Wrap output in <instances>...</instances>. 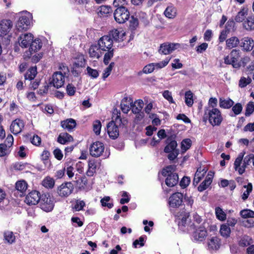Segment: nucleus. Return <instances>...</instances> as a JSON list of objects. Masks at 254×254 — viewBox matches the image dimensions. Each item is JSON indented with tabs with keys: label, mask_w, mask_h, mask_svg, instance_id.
Listing matches in <instances>:
<instances>
[{
	"label": "nucleus",
	"mask_w": 254,
	"mask_h": 254,
	"mask_svg": "<svg viewBox=\"0 0 254 254\" xmlns=\"http://www.w3.org/2000/svg\"><path fill=\"white\" fill-rule=\"evenodd\" d=\"M98 45L103 53L105 52L103 62L105 65H108L114 55L113 40L110 36L104 35L98 40Z\"/></svg>",
	"instance_id": "f257e3e1"
},
{
	"label": "nucleus",
	"mask_w": 254,
	"mask_h": 254,
	"mask_svg": "<svg viewBox=\"0 0 254 254\" xmlns=\"http://www.w3.org/2000/svg\"><path fill=\"white\" fill-rule=\"evenodd\" d=\"M175 167L169 165L163 169L162 175L167 177L165 180V184L169 187H173L176 185L179 181V177L177 173H174Z\"/></svg>",
	"instance_id": "f03ea898"
},
{
	"label": "nucleus",
	"mask_w": 254,
	"mask_h": 254,
	"mask_svg": "<svg viewBox=\"0 0 254 254\" xmlns=\"http://www.w3.org/2000/svg\"><path fill=\"white\" fill-rule=\"evenodd\" d=\"M245 153H240L234 162V169L238 171L240 175L243 174L246 170V168L252 160L251 154L246 156L243 159Z\"/></svg>",
	"instance_id": "7ed1b4c3"
},
{
	"label": "nucleus",
	"mask_w": 254,
	"mask_h": 254,
	"mask_svg": "<svg viewBox=\"0 0 254 254\" xmlns=\"http://www.w3.org/2000/svg\"><path fill=\"white\" fill-rule=\"evenodd\" d=\"M206 119L213 126H219L223 120V117L220 110L217 108L207 110L205 111Z\"/></svg>",
	"instance_id": "20e7f679"
},
{
	"label": "nucleus",
	"mask_w": 254,
	"mask_h": 254,
	"mask_svg": "<svg viewBox=\"0 0 254 254\" xmlns=\"http://www.w3.org/2000/svg\"><path fill=\"white\" fill-rule=\"evenodd\" d=\"M122 123V119L117 116L115 121H111L108 124L107 132L110 138L115 139L118 137L119 136L118 125L120 126Z\"/></svg>",
	"instance_id": "39448f33"
},
{
	"label": "nucleus",
	"mask_w": 254,
	"mask_h": 254,
	"mask_svg": "<svg viewBox=\"0 0 254 254\" xmlns=\"http://www.w3.org/2000/svg\"><path fill=\"white\" fill-rule=\"evenodd\" d=\"M129 12L125 6L117 7L114 13L116 21L119 23H124L129 17Z\"/></svg>",
	"instance_id": "423d86ee"
},
{
	"label": "nucleus",
	"mask_w": 254,
	"mask_h": 254,
	"mask_svg": "<svg viewBox=\"0 0 254 254\" xmlns=\"http://www.w3.org/2000/svg\"><path fill=\"white\" fill-rule=\"evenodd\" d=\"M41 208L46 212L51 211L54 208V202L49 195L43 194L39 201Z\"/></svg>",
	"instance_id": "0eeeda50"
},
{
	"label": "nucleus",
	"mask_w": 254,
	"mask_h": 254,
	"mask_svg": "<svg viewBox=\"0 0 254 254\" xmlns=\"http://www.w3.org/2000/svg\"><path fill=\"white\" fill-rule=\"evenodd\" d=\"M73 189V185L71 182H66L58 187L57 193L61 197H67L72 193Z\"/></svg>",
	"instance_id": "6e6552de"
},
{
	"label": "nucleus",
	"mask_w": 254,
	"mask_h": 254,
	"mask_svg": "<svg viewBox=\"0 0 254 254\" xmlns=\"http://www.w3.org/2000/svg\"><path fill=\"white\" fill-rule=\"evenodd\" d=\"M104 145L100 141L93 142L89 148L90 154L92 156L98 157L100 156L104 151Z\"/></svg>",
	"instance_id": "1a4fd4ad"
},
{
	"label": "nucleus",
	"mask_w": 254,
	"mask_h": 254,
	"mask_svg": "<svg viewBox=\"0 0 254 254\" xmlns=\"http://www.w3.org/2000/svg\"><path fill=\"white\" fill-rule=\"evenodd\" d=\"M183 198V193L179 192L174 193L169 198V206L173 208L179 207L182 204Z\"/></svg>",
	"instance_id": "9d476101"
},
{
	"label": "nucleus",
	"mask_w": 254,
	"mask_h": 254,
	"mask_svg": "<svg viewBox=\"0 0 254 254\" xmlns=\"http://www.w3.org/2000/svg\"><path fill=\"white\" fill-rule=\"evenodd\" d=\"M180 47L179 43H163L160 45L158 52L161 54L168 55Z\"/></svg>",
	"instance_id": "9b49d317"
},
{
	"label": "nucleus",
	"mask_w": 254,
	"mask_h": 254,
	"mask_svg": "<svg viewBox=\"0 0 254 254\" xmlns=\"http://www.w3.org/2000/svg\"><path fill=\"white\" fill-rule=\"evenodd\" d=\"M64 82V75L61 71L55 72L52 77V80L50 82V84L57 88L61 87Z\"/></svg>",
	"instance_id": "f8f14e48"
},
{
	"label": "nucleus",
	"mask_w": 254,
	"mask_h": 254,
	"mask_svg": "<svg viewBox=\"0 0 254 254\" xmlns=\"http://www.w3.org/2000/svg\"><path fill=\"white\" fill-rule=\"evenodd\" d=\"M41 195L39 191L33 190L26 196L25 202L28 205H36L40 200Z\"/></svg>",
	"instance_id": "ddd939ff"
},
{
	"label": "nucleus",
	"mask_w": 254,
	"mask_h": 254,
	"mask_svg": "<svg viewBox=\"0 0 254 254\" xmlns=\"http://www.w3.org/2000/svg\"><path fill=\"white\" fill-rule=\"evenodd\" d=\"M12 22L9 19H3L0 22V36L6 35L12 27Z\"/></svg>",
	"instance_id": "4468645a"
},
{
	"label": "nucleus",
	"mask_w": 254,
	"mask_h": 254,
	"mask_svg": "<svg viewBox=\"0 0 254 254\" xmlns=\"http://www.w3.org/2000/svg\"><path fill=\"white\" fill-rule=\"evenodd\" d=\"M30 24V19L29 17L26 15L20 16L16 24V28L19 31L27 30Z\"/></svg>",
	"instance_id": "2eb2a0df"
},
{
	"label": "nucleus",
	"mask_w": 254,
	"mask_h": 254,
	"mask_svg": "<svg viewBox=\"0 0 254 254\" xmlns=\"http://www.w3.org/2000/svg\"><path fill=\"white\" fill-rule=\"evenodd\" d=\"M24 127V124L22 120L17 119L12 121L10 127L11 132L14 134H17L21 132Z\"/></svg>",
	"instance_id": "dca6fc26"
},
{
	"label": "nucleus",
	"mask_w": 254,
	"mask_h": 254,
	"mask_svg": "<svg viewBox=\"0 0 254 254\" xmlns=\"http://www.w3.org/2000/svg\"><path fill=\"white\" fill-rule=\"evenodd\" d=\"M240 46L245 51H251L254 47V41L251 37H245L240 40Z\"/></svg>",
	"instance_id": "f3484780"
},
{
	"label": "nucleus",
	"mask_w": 254,
	"mask_h": 254,
	"mask_svg": "<svg viewBox=\"0 0 254 254\" xmlns=\"http://www.w3.org/2000/svg\"><path fill=\"white\" fill-rule=\"evenodd\" d=\"M126 33L123 30H119L118 29H114L110 31L109 34L107 36H110L113 41L120 42L124 40V37L125 36Z\"/></svg>",
	"instance_id": "a211bd4d"
},
{
	"label": "nucleus",
	"mask_w": 254,
	"mask_h": 254,
	"mask_svg": "<svg viewBox=\"0 0 254 254\" xmlns=\"http://www.w3.org/2000/svg\"><path fill=\"white\" fill-rule=\"evenodd\" d=\"M33 40V36L31 33L21 35L19 38V45L21 47L26 48Z\"/></svg>",
	"instance_id": "6ab92c4d"
},
{
	"label": "nucleus",
	"mask_w": 254,
	"mask_h": 254,
	"mask_svg": "<svg viewBox=\"0 0 254 254\" xmlns=\"http://www.w3.org/2000/svg\"><path fill=\"white\" fill-rule=\"evenodd\" d=\"M207 236V231L204 227H200L193 233L192 237L194 240L196 241H203Z\"/></svg>",
	"instance_id": "aec40b11"
},
{
	"label": "nucleus",
	"mask_w": 254,
	"mask_h": 254,
	"mask_svg": "<svg viewBox=\"0 0 254 254\" xmlns=\"http://www.w3.org/2000/svg\"><path fill=\"white\" fill-rule=\"evenodd\" d=\"M166 143L167 145L164 148V152L166 153H169L170 152L178 151L177 149V141L174 139V137L170 136L168 137L166 140Z\"/></svg>",
	"instance_id": "412c9836"
},
{
	"label": "nucleus",
	"mask_w": 254,
	"mask_h": 254,
	"mask_svg": "<svg viewBox=\"0 0 254 254\" xmlns=\"http://www.w3.org/2000/svg\"><path fill=\"white\" fill-rule=\"evenodd\" d=\"M88 53L90 58L99 59L103 52L99 48V46L97 45H92L88 51Z\"/></svg>",
	"instance_id": "4be33fe9"
},
{
	"label": "nucleus",
	"mask_w": 254,
	"mask_h": 254,
	"mask_svg": "<svg viewBox=\"0 0 254 254\" xmlns=\"http://www.w3.org/2000/svg\"><path fill=\"white\" fill-rule=\"evenodd\" d=\"M62 127L68 131H71L76 126V121L73 119H68L61 122Z\"/></svg>",
	"instance_id": "5701e85b"
},
{
	"label": "nucleus",
	"mask_w": 254,
	"mask_h": 254,
	"mask_svg": "<svg viewBox=\"0 0 254 254\" xmlns=\"http://www.w3.org/2000/svg\"><path fill=\"white\" fill-rule=\"evenodd\" d=\"M229 56L232 60V63L234 64H233V67L235 68H238L241 66V64L239 62V59L240 57V51L236 49H233L231 52Z\"/></svg>",
	"instance_id": "b1692460"
},
{
	"label": "nucleus",
	"mask_w": 254,
	"mask_h": 254,
	"mask_svg": "<svg viewBox=\"0 0 254 254\" xmlns=\"http://www.w3.org/2000/svg\"><path fill=\"white\" fill-rule=\"evenodd\" d=\"M132 100L130 98L127 97H124L121 103V108L122 111L124 113H127L131 109L130 105H132Z\"/></svg>",
	"instance_id": "393cba45"
},
{
	"label": "nucleus",
	"mask_w": 254,
	"mask_h": 254,
	"mask_svg": "<svg viewBox=\"0 0 254 254\" xmlns=\"http://www.w3.org/2000/svg\"><path fill=\"white\" fill-rule=\"evenodd\" d=\"M75 62L73 65L77 67H84L86 64V60L85 59L83 55L77 54L74 58Z\"/></svg>",
	"instance_id": "a878e982"
},
{
	"label": "nucleus",
	"mask_w": 254,
	"mask_h": 254,
	"mask_svg": "<svg viewBox=\"0 0 254 254\" xmlns=\"http://www.w3.org/2000/svg\"><path fill=\"white\" fill-rule=\"evenodd\" d=\"M244 28L248 31H251L254 30V16H248L246 19L244 21L243 23Z\"/></svg>",
	"instance_id": "bb28decb"
},
{
	"label": "nucleus",
	"mask_w": 254,
	"mask_h": 254,
	"mask_svg": "<svg viewBox=\"0 0 254 254\" xmlns=\"http://www.w3.org/2000/svg\"><path fill=\"white\" fill-rule=\"evenodd\" d=\"M29 45V51L31 54H32L33 52H36L42 48V43L40 39H36L34 40H33Z\"/></svg>",
	"instance_id": "cd10ccee"
},
{
	"label": "nucleus",
	"mask_w": 254,
	"mask_h": 254,
	"mask_svg": "<svg viewBox=\"0 0 254 254\" xmlns=\"http://www.w3.org/2000/svg\"><path fill=\"white\" fill-rule=\"evenodd\" d=\"M72 141H73V137L66 132L60 133L57 138V141L62 144H65Z\"/></svg>",
	"instance_id": "c85d7f7f"
},
{
	"label": "nucleus",
	"mask_w": 254,
	"mask_h": 254,
	"mask_svg": "<svg viewBox=\"0 0 254 254\" xmlns=\"http://www.w3.org/2000/svg\"><path fill=\"white\" fill-rule=\"evenodd\" d=\"M164 14L168 18H174L177 15V9L173 5H169L165 10Z\"/></svg>",
	"instance_id": "c756f323"
},
{
	"label": "nucleus",
	"mask_w": 254,
	"mask_h": 254,
	"mask_svg": "<svg viewBox=\"0 0 254 254\" xmlns=\"http://www.w3.org/2000/svg\"><path fill=\"white\" fill-rule=\"evenodd\" d=\"M143 106L144 103L142 100H137L133 104L132 102V105H130L132 112L134 114L139 113L141 111Z\"/></svg>",
	"instance_id": "7c9ffc66"
},
{
	"label": "nucleus",
	"mask_w": 254,
	"mask_h": 254,
	"mask_svg": "<svg viewBox=\"0 0 254 254\" xmlns=\"http://www.w3.org/2000/svg\"><path fill=\"white\" fill-rule=\"evenodd\" d=\"M226 43L227 48L231 49L240 44V41L237 37L233 36L226 40Z\"/></svg>",
	"instance_id": "2f4dec72"
},
{
	"label": "nucleus",
	"mask_w": 254,
	"mask_h": 254,
	"mask_svg": "<svg viewBox=\"0 0 254 254\" xmlns=\"http://www.w3.org/2000/svg\"><path fill=\"white\" fill-rule=\"evenodd\" d=\"M37 74V67H31L27 70V71L24 75L25 80H32L34 79Z\"/></svg>",
	"instance_id": "473e14b6"
},
{
	"label": "nucleus",
	"mask_w": 254,
	"mask_h": 254,
	"mask_svg": "<svg viewBox=\"0 0 254 254\" xmlns=\"http://www.w3.org/2000/svg\"><path fill=\"white\" fill-rule=\"evenodd\" d=\"M234 101L230 99H225L222 98L219 99V106L223 109H229L234 105Z\"/></svg>",
	"instance_id": "72a5a7b5"
},
{
	"label": "nucleus",
	"mask_w": 254,
	"mask_h": 254,
	"mask_svg": "<svg viewBox=\"0 0 254 254\" xmlns=\"http://www.w3.org/2000/svg\"><path fill=\"white\" fill-rule=\"evenodd\" d=\"M220 240L217 237H213L208 243L209 249L211 250H217L219 248Z\"/></svg>",
	"instance_id": "f704fd0d"
},
{
	"label": "nucleus",
	"mask_w": 254,
	"mask_h": 254,
	"mask_svg": "<svg viewBox=\"0 0 254 254\" xmlns=\"http://www.w3.org/2000/svg\"><path fill=\"white\" fill-rule=\"evenodd\" d=\"M97 168L96 162L94 160H90L88 162V169L86 172L88 176L92 177L96 172Z\"/></svg>",
	"instance_id": "c9c22d12"
},
{
	"label": "nucleus",
	"mask_w": 254,
	"mask_h": 254,
	"mask_svg": "<svg viewBox=\"0 0 254 254\" xmlns=\"http://www.w3.org/2000/svg\"><path fill=\"white\" fill-rule=\"evenodd\" d=\"M15 188L18 191L22 193V194H20L21 196L27 189V184L25 181H19L15 184Z\"/></svg>",
	"instance_id": "e433bc0d"
},
{
	"label": "nucleus",
	"mask_w": 254,
	"mask_h": 254,
	"mask_svg": "<svg viewBox=\"0 0 254 254\" xmlns=\"http://www.w3.org/2000/svg\"><path fill=\"white\" fill-rule=\"evenodd\" d=\"M247 15L248 10L245 8H243L239 12H238L237 15L235 18V20L237 22H241L245 20Z\"/></svg>",
	"instance_id": "4c0bfd02"
},
{
	"label": "nucleus",
	"mask_w": 254,
	"mask_h": 254,
	"mask_svg": "<svg viewBox=\"0 0 254 254\" xmlns=\"http://www.w3.org/2000/svg\"><path fill=\"white\" fill-rule=\"evenodd\" d=\"M43 186L47 189H52L55 185V180L49 176L46 177L42 181Z\"/></svg>",
	"instance_id": "58836bf2"
},
{
	"label": "nucleus",
	"mask_w": 254,
	"mask_h": 254,
	"mask_svg": "<svg viewBox=\"0 0 254 254\" xmlns=\"http://www.w3.org/2000/svg\"><path fill=\"white\" fill-rule=\"evenodd\" d=\"M4 240L9 244H12L15 241V236L11 231H5L3 233Z\"/></svg>",
	"instance_id": "ea45409f"
},
{
	"label": "nucleus",
	"mask_w": 254,
	"mask_h": 254,
	"mask_svg": "<svg viewBox=\"0 0 254 254\" xmlns=\"http://www.w3.org/2000/svg\"><path fill=\"white\" fill-rule=\"evenodd\" d=\"M243 187L246 189V190L242 195V199L245 201L248 198L250 193L252 191L253 185L251 183H249L247 185H245Z\"/></svg>",
	"instance_id": "a19ab883"
},
{
	"label": "nucleus",
	"mask_w": 254,
	"mask_h": 254,
	"mask_svg": "<svg viewBox=\"0 0 254 254\" xmlns=\"http://www.w3.org/2000/svg\"><path fill=\"white\" fill-rule=\"evenodd\" d=\"M240 215L243 218H254V211L249 209H243L240 211Z\"/></svg>",
	"instance_id": "79ce46f5"
},
{
	"label": "nucleus",
	"mask_w": 254,
	"mask_h": 254,
	"mask_svg": "<svg viewBox=\"0 0 254 254\" xmlns=\"http://www.w3.org/2000/svg\"><path fill=\"white\" fill-rule=\"evenodd\" d=\"M220 233L224 237L227 238L230 236L231 233V230L230 227L226 224H223L221 225Z\"/></svg>",
	"instance_id": "37998d69"
},
{
	"label": "nucleus",
	"mask_w": 254,
	"mask_h": 254,
	"mask_svg": "<svg viewBox=\"0 0 254 254\" xmlns=\"http://www.w3.org/2000/svg\"><path fill=\"white\" fill-rule=\"evenodd\" d=\"M112 11V8L110 6L102 5L99 8L98 14L100 16H103L104 14H108Z\"/></svg>",
	"instance_id": "c03bdc74"
},
{
	"label": "nucleus",
	"mask_w": 254,
	"mask_h": 254,
	"mask_svg": "<svg viewBox=\"0 0 254 254\" xmlns=\"http://www.w3.org/2000/svg\"><path fill=\"white\" fill-rule=\"evenodd\" d=\"M193 94L190 91H188L185 93V103L189 107H191L193 103Z\"/></svg>",
	"instance_id": "a18cd8bd"
},
{
	"label": "nucleus",
	"mask_w": 254,
	"mask_h": 254,
	"mask_svg": "<svg viewBox=\"0 0 254 254\" xmlns=\"http://www.w3.org/2000/svg\"><path fill=\"white\" fill-rule=\"evenodd\" d=\"M215 214L216 217L218 219L221 221H224L226 218V214L219 207H217L215 208Z\"/></svg>",
	"instance_id": "49530a36"
},
{
	"label": "nucleus",
	"mask_w": 254,
	"mask_h": 254,
	"mask_svg": "<svg viewBox=\"0 0 254 254\" xmlns=\"http://www.w3.org/2000/svg\"><path fill=\"white\" fill-rule=\"evenodd\" d=\"M191 145V140L190 138H186L182 141L181 149L183 152L188 150Z\"/></svg>",
	"instance_id": "de8ad7c7"
},
{
	"label": "nucleus",
	"mask_w": 254,
	"mask_h": 254,
	"mask_svg": "<svg viewBox=\"0 0 254 254\" xmlns=\"http://www.w3.org/2000/svg\"><path fill=\"white\" fill-rule=\"evenodd\" d=\"M243 106L242 104L240 103H236L235 105H233L232 106V111L234 114V115L233 114L230 115L231 117H235L236 115H239L242 111Z\"/></svg>",
	"instance_id": "09e8293b"
},
{
	"label": "nucleus",
	"mask_w": 254,
	"mask_h": 254,
	"mask_svg": "<svg viewBox=\"0 0 254 254\" xmlns=\"http://www.w3.org/2000/svg\"><path fill=\"white\" fill-rule=\"evenodd\" d=\"M9 148L6 146V143L0 144V157H3L10 152Z\"/></svg>",
	"instance_id": "8fccbe9b"
},
{
	"label": "nucleus",
	"mask_w": 254,
	"mask_h": 254,
	"mask_svg": "<svg viewBox=\"0 0 254 254\" xmlns=\"http://www.w3.org/2000/svg\"><path fill=\"white\" fill-rule=\"evenodd\" d=\"M251 82L252 79L250 77H248V78H246L242 77L239 80V85L241 88H244L251 83Z\"/></svg>",
	"instance_id": "3c124183"
},
{
	"label": "nucleus",
	"mask_w": 254,
	"mask_h": 254,
	"mask_svg": "<svg viewBox=\"0 0 254 254\" xmlns=\"http://www.w3.org/2000/svg\"><path fill=\"white\" fill-rule=\"evenodd\" d=\"M254 112V102H249L246 106L245 116H250Z\"/></svg>",
	"instance_id": "603ef678"
},
{
	"label": "nucleus",
	"mask_w": 254,
	"mask_h": 254,
	"mask_svg": "<svg viewBox=\"0 0 254 254\" xmlns=\"http://www.w3.org/2000/svg\"><path fill=\"white\" fill-rule=\"evenodd\" d=\"M93 131L96 134L99 135L100 133L101 123L99 120H96L93 124Z\"/></svg>",
	"instance_id": "864d4df0"
},
{
	"label": "nucleus",
	"mask_w": 254,
	"mask_h": 254,
	"mask_svg": "<svg viewBox=\"0 0 254 254\" xmlns=\"http://www.w3.org/2000/svg\"><path fill=\"white\" fill-rule=\"evenodd\" d=\"M86 69L87 74L90 77L96 78L99 76L98 71L96 69H93L89 66H87Z\"/></svg>",
	"instance_id": "5fc2aeb1"
},
{
	"label": "nucleus",
	"mask_w": 254,
	"mask_h": 254,
	"mask_svg": "<svg viewBox=\"0 0 254 254\" xmlns=\"http://www.w3.org/2000/svg\"><path fill=\"white\" fill-rule=\"evenodd\" d=\"M189 217V215L186 213L178 222L179 227L184 230V228L186 227L187 224V219Z\"/></svg>",
	"instance_id": "6e6d98bb"
},
{
	"label": "nucleus",
	"mask_w": 254,
	"mask_h": 254,
	"mask_svg": "<svg viewBox=\"0 0 254 254\" xmlns=\"http://www.w3.org/2000/svg\"><path fill=\"white\" fill-rule=\"evenodd\" d=\"M110 200V197L109 196H105L104 198L101 199V203L103 206H107L109 208H111L113 206V203H108V202Z\"/></svg>",
	"instance_id": "4d7b16f0"
},
{
	"label": "nucleus",
	"mask_w": 254,
	"mask_h": 254,
	"mask_svg": "<svg viewBox=\"0 0 254 254\" xmlns=\"http://www.w3.org/2000/svg\"><path fill=\"white\" fill-rule=\"evenodd\" d=\"M169 61H170V59L166 58L164 61H163L160 63H153V64H154V66H155V68H157V69L162 68L165 67V66H166L169 63Z\"/></svg>",
	"instance_id": "13d9d810"
},
{
	"label": "nucleus",
	"mask_w": 254,
	"mask_h": 254,
	"mask_svg": "<svg viewBox=\"0 0 254 254\" xmlns=\"http://www.w3.org/2000/svg\"><path fill=\"white\" fill-rule=\"evenodd\" d=\"M190 182V179L189 177H184L180 181V185L183 188H185L189 186Z\"/></svg>",
	"instance_id": "bf43d9fd"
},
{
	"label": "nucleus",
	"mask_w": 254,
	"mask_h": 254,
	"mask_svg": "<svg viewBox=\"0 0 254 254\" xmlns=\"http://www.w3.org/2000/svg\"><path fill=\"white\" fill-rule=\"evenodd\" d=\"M50 155V153L48 150H45L42 152V153L41 155V158L45 164H46L48 162V160H49Z\"/></svg>",
	"instance_id": "052dcab7"
},
{
	"label": "nucleus",
	"mask_w": 254,
	"mask_h": 254,
	"mask_svg": "<svg viewBox=\"0 0 254 254\" xmlns=\"http://www.w3.org/2000/svg\"><path fill=\"white\" fill-rule=\"evenodd\" d=\"M163 96L166 100H167L169 103H174V101L173 100L172 93L169 90H165L163 93Z\"/></svg>",
	"instance_id": "680f3d73"
},
{
	"label": "nucleus",
	"mask_w": 254,
	"mask_h": 254,
	"mask_svg": "<svg viewBox=\"0 0 254 254\" xmlns=\"http://www.w3.org/2000/svg\"><path fill=\"white\" fill-rule=\"evenodd\" d=\"M85 205V203L84 201L77 200L74 205V208L76 211H80L83 209Z\"/></svg>",
	"instance_id": "e2e57ef3"
},
{
	"label": "nucleus",
	"mask_w": 254,
	"mask_h": 254,
	"mask_svg": "<svg viewBox=\"0 0 254 254\" xmlns=\"http://www.w3.org/2000/svg\"><path fill=\"white\" fill-rule=\"evenodd\" d=\"M128 0H114L113 5L115 7H119L124 6V5L127 4Z\"/></svg>",
	"instance_id": "0e129e2a"
},
{
	"label": "nucleus",
	"mask_w": 254,
	"mask_h": 254,
	"mask_svg": "<svg viewBox=\"0 0 254 254\" xmlns=\"http://www.w3.org/2000/svg\"><path fill=\"white\" fill-rule=\"evenodd\" d=\"M208 47V44L206 43H203L201 45L196 47V52L197 53H202L204 52Z\"/></svg>",
	"instance_id": "69168bd1"
},
{
	"label": "nucleus",
	"mask_w": 254,
	"mask_h": 254,
	"mask_svg": "<svg viewBox=\"0 0 254 254\" xmlns=\"http://www.w3.org/2000/svg\"><path fill=\"white\" fill-rule=\"evenodd\" d=\"M53 154L55 157L58 160H61L63 159V153L59 148H57L54 150Z\"/></svg>",
	"instance_id": "338daca9"
},
{
	"label": "nucleus",
	"mask_w": 254,
	"mask_h": 254,
	"mask_svg": "<svg viewBox=\"0 0 254 254\" xmlns=\"http://www.w3.org/2000/svg\"><path fill=\"white\" fill-rule=\"evenodd\" d=\"M155 69L153 64L151 63L144 66L143 71L145 73H150L153 72Z\"/></svg>",
	"instance_id": "774afa93"
}]
</instances>
